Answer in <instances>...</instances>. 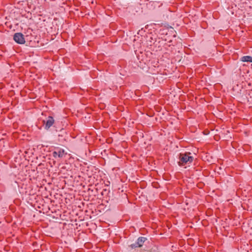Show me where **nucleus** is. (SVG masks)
Here are the masks:
<instances>
[{
	"label": "nucleus",
	"mask_w": 252,
	"mask_h": 252,
	"mask_svg": "<svg viewBox=\"0 0 252 252\" xmlns=\"http://www.w3.org/2000/svg\"><path fill=\"white\" fill-rule=\"evenodd\" d=\"M53 155L54 157L55 158L57 157L59 158H62L66 155V153L64 152L63 150L59 149L56 151H54L53 153Z\"/></svg>",
	"instance_id": "20e7f679"
},
{
	"label": "nucleus",
	"mask_w": 252,
	"mask_h": 252,
	"mask_svg": "<svg viewBox=\"0 0 252 252\" xmlns=\"http://www.w3.org/2000/svg\"><path fill=\"white\" fill-rule=\"evenodd\" d=\"M147 239L145 237H139L136 242L131 244L130 246L131 248H135L136 247H141L142 246L143 243L145 242Z\"/></svg>",
	"instance_id": "7ed1b4c3"
},
{
	"label": "nucleus",
	"mask_w": 252,
	"mask_h": 252,
	"mask_svg": "<svg viewBox=\"0 0 252 252\" xmlns=\"http://www.w3.org/2000/svg\"><path fill=\"white\" fill-rule=\"evenodd\" d=\"M190 154H181L180 156V161L178 163L180 165H184L188 163H191L193 160V157L189 156Z\"/></svg>",
	"instance_id": "f257e3e1"
},
{
	"label": "nucleus",
	"mask_w": 252,
	"mask_h": 252,
	"mask_svg": "<svg viewBox=\"0 0 252 252\" xmlns=\"http://www.w3.org/2000/svg\"><path fill=\"white\" fill-rule=\"evenodd\" d=\"M241 61L243 62L252 63V57L250 56H243L241 58Z\"/></svg>",
	"instance_id": "423d86ee"
},
{
	"label": "nucleus",
	"mask_w": 252,
	"mask_h": 252,
	"mask_svg": "<svg viewBox=\"0 0 252 252\" xmlns=\"http://www.w3.org/2000/svg\"><path fill=\"white\" fill-rule=\"evenodd\" d=\"M13 39L14 41L18 44H22L25 43L24 35L20 32L15 33L13 36Z\"/></svg>",
	"instance_id": "f03ea898"
},
{
	"label": "nucleus",
	"mask_w": 252,
	"mask_h": 252,
	"mask_svg": "<svg viewBox=\"0 0 252 252\" xmlns=\"http://www.w3.org/2000/svg\"><path fill=\"white\" fill-rule=\"evenodd\" d=\"M44 128L48 130L54 123V119L52 117H48L46 121H44Z\"/></svg>",
	"instance_id": "39448f33"
}]
</instances>
